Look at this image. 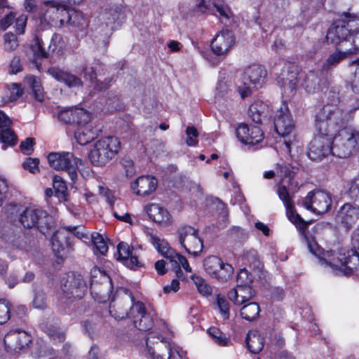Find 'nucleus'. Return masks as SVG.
<instances>
[{"instance_id": "1", "label": "nucleus", "mask_w": 359, "mask_h": 359, "mask_svg": "<svg viewBox=\"0 0 359 359\" xmlns=\"http://www.w3.org/2000/svg\"><path fill=\"white\" fill-rule=\"evenodd\" d=\"M321 265L330 266L336 273L359 278V248H309Z\"/></svg>"}, {"instance_id": "2", "label": "nucleus", "mask_w": 359, "mask_h": 359, "mask_svg": "<svg viewBox=\"0 0 359 359\" xmlns=\"http://www.w3.org/2000/svg\"><path fill=\"white\" fill-rule=\"evenodd\" d=\"M348 121L347 113L337 107L325 105L316 115L315 127L318 131L317 135L332 138L334 133Z\"/></svg>"}, {"instance_id": "3", "label": "nucleus", "mask_w": 359, "mask_h": 359, "mask_svg": "<svg viewBox=\"0 0 359 359\" xmlns=\"http://www.w3.org/2000/svg\"><path fill=\"white\" fill-rule=\"evenodd\" d=\"M125 18L124 9L121 6L105 10L100 16L99 25L95 30L94 38L97 43H102L103 46L107 48L113 32L122 25Z\"/></svg>"}, {"instance_id": "4", "label": "nucleus", "mask_w": 359, "mask_h": 359, "mask_svg": "<svg viewBox=\"0 0 359 359\" xmlns=\"http://www.w3.org/2000/svg\"><path fill=\"white\" fill-rule=\"evenodd\" d=\"M345 20H337L332 23L327 32L326 39L327 43L334 44L341 50L348 47L352 32L346 27L351 21L359 20V11L356 8L351 12H344L341 15Z\"/></svg>"}, {"instance_id": "5", "label": "nucleus", "mask_w": 359, "mask_h": 359, "mask_svg": "<svg viewBox=\"0 0 359 359\" xmlns=\"http://www.w3.org/2000/svg\"><path fill=\"white\" fill-rule=\"evenodd\" d=\"M19 222L26 229H37L43 235L50 234L54 226V219L41 208H26L19 214Z\"/></svg>"}, {"instance_id": "6", "label": "nucleus", "mask_w": 359, "mask_h": 359, "mask_svg": "<svg viewBox=\"0 0 359 359\" xmlns=\"http://www.w3.org/2000/svg\"><path fill=\"white\" fill-rule=\"evenodd\" d=\"M120 142L116 137H106L98 140L90 151L88 158L96 166L106 165L119 151Z\"/></svg>"}, {"instance_id": "7", "label": "nucleus", "mask_w": 359, "mask_h": 359, "mask_svg": "<svg viewBox=\"0 0 359 359\" xmlns=\"http://www.w3.org/2000/svg\"><path fill=\"white\" fill-rule=\"evenodd\" d=\"M47 161L52 168L67 172L72 182L77 180L79 166L84 164L81 158L68 151L50 152L47 156Z\"/></svg>"}, {"instance_id": "8", "label": "nucleus", "mask_w": 359, "mask_h": 359, "mask_svg": "<svg viewBox=\"0 0 359 359\" xmlns=\"http://www.w3.org/2000/svg\"><path fill=\"white\" fill-rule=\"evenodd\" d=\"M39 18L41 22L55 27L71 22L70 11L63 4L54 1L43 2Z\"/></svg>"}, {"instance_id": "9", "label": "nucleus", "mask_w": 359, "mask_h": 359, "mask_svg": "<svg viewBox=\"0 0 359 359\" xmlns=\"http://www.w3.org/2000/svg\"><path fill=\"white\" fill-rule=\"evenodd\" d=\"M273 123L276 133L283 138V142L290 152L291 145L296 142L295 125L286 104L277 110Z\"/></svg>"}, {"instance_id": "10", "label": "nucleus", "mask_w": 359, "mask_h": 359, "mask_svg": "<svg viewBox=\"0 0 359 359\" xmlns=\"http://www.w3.org/2000/svg\"><path fill=\"white\" fill-rule=\"evenodd\" d=\"M266 76V71L264 67L257 65L248 67L242 74L241 81L237 86L241 97L243 99L248 97L251 95L252 88H261Z\"/></svg>"}, {"instance_id": "11", "label": "nucleus", "mask_w": 359, "mask_h": 359, "mask_svg": "<svg viewBox=\"0 0 359 359\" xmlns=\"http://www.w3.org/2000/svg\"><path fill=\"white\" fill-rule=\"evenodd\" d=\"M113 288L109 275L103 269L94 267L90 271V292L98 303H104L109 299V291Z\"/></svg>"}, {"instance_id": "12", "label": "nucleus", "mask_w": 359, "mask_h": 359, "mask_svg": "<svg viewBox=\"0 0 359 359\" xmlns=\"http://www.w3.org/2000/svg\"><path fill=\"white\" fill-rule=\"evenodd\" d=\"M60 287L67 299H81L87 292V285L83 276L75 271H69L62 277Z\"/></svg>"}, {"instance_id": "13", "label": "nucleus", "mask_w": 359, "mask_h": 359, "mask_svg": "<svg viewBox=\"0 0 359 359\" xmlns=\"http://www.w3.org/2000/svg\"><path fill=\"white\" fill-rule=\"evenodd\" d=\"M134 300L132 292L126 287H118L109 304V311L116 320L128 318L130 303Z\"/></svg>"}, {"instance_id": "14", "label": "nucleus", "mask_w": 359, "mask_h": 359, "mask_svg": "<svg viewBox=\"0 0 359 359\" xmlns=\"http://www.w3.org/2000/svg\"><path fill=\"white\" fill-rule=\"evenodd\" d=\"M203 267L207 273L222 282H226L233 273V266L224 263L222 259L215 255L208 256L203 260Z\"/></svg>"}, {"instance_id": "15", "label": "nucleus", "mask_w": 359, "mask_h": 359, "mask_svg": "<svg viewBox=\"0 0 359 359\" xmlns=\"http://www.w3.org/2000/svg\"><path fill=\"white\" fill-rule=\"evenodd\" d=\"M134 326L140 331H149L153 326L154 321L150 313L147 312L145 304L141 301H131L129 306L128 317Z\"/></svg>"}, {"instance_id": "16", "label": "nucleus", "mask_w": 359, "mask_h": 359, "mask_svg": "<svg viewBox=\"0 0 359 359\" xmlns=\"http://www.w3.org/2000/svg\"><path fill=\"white\" fill-rule=\"evenodd\" d=\"M331 203L329 194L323 191H310L302 201V205L306 209L317 214L327 212Z\"/></svg>"}, {"instance_id": "17", "label": "nucleus", "mask_w": 359, "mask_h": 359, "mask_svg": "<svg viewBox=\"0 0 359 359\" xmlns=\"http://www.w3.org/2000/svg\"><path fill=\"white\" fill-rule=\"evenodd\" d=\"M332 138L316 135L309 145L307 154L312 161H319L332 155Z\"/></svg>"}, {"instance_id": "18", "label": "nucleus", "mask_w": 359, "mask_h": 359, "mask_svg": "<svg viewBox=\"0 0 359 359\" xmlns=\"http://www.w3.org/2000/svg\"><path fill=\"white\" fill-rule=\"evenodd\" d=\"M74 237L77 239L86 238L89 236L80 231L78 226H68L65 231H55L51 238L53 247H71L75 243L72 241Z\"/></svg>"}, {"instance_id": "19", "label": "nucleus", "mask_w": 359, "mask_h": 359, "mask_svg": "<svg viewBox=\"0 0 359 359\" xmlns=\"http://www.w3.org/2000/svg\"><path fill=\"white\" fill-rule=\"evenodd\" d=\"M62 45V38L59 34L55 33L52 35L47 48H45L44 42L39 37H36L34 44L32 45V50L34 54L42 58H48L50 55L55 53H59Z\"/></svg>"}, {"instance_id": "20", "label": "nucleus", "mask_w": 359, "mask_h": 359, "mask_svg": "<svg viewBox=\"0 0 359 359\" xmlns=\"http://www.w3.org/2000/svg\"><path fill=\"white\" fill-rule=\"evenodd\" d=\"M32 336L25 331L16 330L8 332L4 337V344L8 351L19 352L32 342Z\"/></svg>"}, {"instance_id": "21", "label": "nucleus", "mask_w": 359, "mask_h": 359, "mask_svg": "<svg viewBox=\"0 0 359 359\" xmlns=\"http://www.w3.org/2000/svg\"><path fill=\"white\" fill-rule=\"evenodd\" d=\"M178 241L182 247H204L203 239L194 227L183 224L177 229Z\"/></svg>"}, {"instance_id": "22", "label": "nucleus", "mask_w": 359, "mask_h": 359, "mask_svg": "<svg viewBox=\"0 0 359 359\" xmlns=\"http://www.w3.org/2000/svg\"><path fill=\"white\" fill-rule=\"evenodd\" d=\"M60 121L69 124H88L90 120V114L81 108H69L58 114Z\"/></svg>"}, {"instance_id": "23", "label": "nucleus", "mask_w": 359, "mask_h": 359, "mask_svg": "<svg viewBox=\"0 0 359 359\" xmlns=\"http://www.w3.org/2000/svg\"><path fill=\"white\" fill-rule=\"evenodd\" d=\"M236 135L238 140L245 144L255 145L263 140V133L259 127L252 126L242 123L236 130Z\"/></svg>"}, {"instance_id": "24", "label": "nucleus", "mask_w": 359, "mask_h": 359, "mask_svg": "<svg viewBox=\"0 0 359 359\" xmlns=\"http://www.w3.org/2000/svg\"><path fill=\"white\" fill-rule=\"evenodd\" d=\"M233 33L229 29H222L211 41V48L217 55L226 54L234 45Z\"/></svg>"}, {"instance_id": "25", "label": "nucleus", "mask_w": 359, "mask_h": 359, "mask_svg": "<svg viewBox=\"0 0 359 359\" xmlns=\"http://www.w3.org/2000/svg\"><path fill=\"white\" fill-rule=\"evenodd\" d=\"M136 248H116L114 257L127 268L136 270L144 266L135 252Z\"/></svg>"}, {"instance_id": "26", "label": "nucleus", "mask_w": 359, "mask_h": 359, "mask_svg": "<svg viewBox=\"0 0 359 359\" xmlns=\"http://www.w3.org/2000/svg\"><path fill=\"white\" fill-rule=\"evenodd\" d=\"M158 181L155 177L143 175L131 184V188L137 195L144 197L152 194L156 189Z\"/></svg>"}, {"instance_id": "27", "label": "nucleus", "mask_w": 359, "mask_h": 359, "mask_svg": "<svg viewBox=\"0 0 359 359\" xmlns=\"http://www.w3.org/2000/svg\"><path fill=\"white\" fill-rule=\"evenodd\" d=\"M254 286H237L231 289L227 293L228 299L235 305H241L247 303L255 295Z\"/></svg>"}, {"instance_id": "28", "label": "nucleus", "mask_w": 359, "mask_h": 359, "mask_svg": "<svg viewBox=\"0 0 359 359\" xmlns=\"http://www.w3.org/2000/svg\"><path fill=\"white\" fill-rule=\"evenodd\" d=\"M47 72L57 81L64 83L69 88L82 87L83 85V82L79 76L58 67H50Z\"/></svg>"}, {"instance_id": "29", "label": "nucleus", "mask_w": 359, "mask_h": 359, "mask_svg": "<svg viewBox=\"0 0 359 359\" xmlns=\"http://www.w3.org/2000/svg\"><path fill=\"white\" fill-rule=\"evenodd\" d=\"M337 217L346 230L348 231L359 219V206L346 203L340 208Z\"/></svg>"}, {"instance_id": "30", "label": "nucleus", "mask_w": 359, "mask_h": 359, "mask_svg": "<svg viewBox=\"0 0 359 359\" xmlns=\"http://www.w3.org/2000/svg\"><path fill=\"white\" fill-rule=\"evenodd\" d=\"M149 217L154 222L163 226L171 224L170 215L168 211L158 204L151 203L144 207Z\"/></svg>"}, {"instance_id": "31", "label": "nucleus", "mask_w": 359, "mask_h": 359, "mask_svg": "<svg viewBox=\"0 0 359 359\" xmlns=\"http://www.w3.org/2000/svg\"><path fill=\"white\" fill-rule=\"evenodd\" d=\"M158 251L162 254V255L169 259L170 262H175V264L178 266V271H177V273H182L180 270V266L183 267V269L187 272H191V268L189 266V264L187 259V258L179 254L178 252H176L174 250V248H156Z\"/></svg>"}, {"instance_id": "32", "label": "nucleus", "mask_w": 359, "mask_h": 359, "mask_svg": "<svg viewBox=\"0 0 359 359\" xmlns=\"http://www.w3.org/2000/svg\"><path fill=\"white\" fill-rule=\"evenodd\" d=\"M351 54H353L351 48H348L345 46L344 49L341 50L339 47H337V50L330 55L323 62L321 67L322 72H328L334 68L341 61L346 59L348 55Z\"/></svg>"}, {"instance_id": "33", "label": "nucleus", "mask_w": 359, "mask_h": 359, "mask_svg": "<svg viewBox=\"0 0 359 359\" xmlns=\"http://www.w3.org/2000/svg\"><path fill=\"white\" fill-rule=\"evenodd\" d=\"M297 67L294 65H289L286 69H283L280 76H279L278 82L283 88H285L290 91L295 89L297 85Z\"/></svg>"}, {"instance_id": "34", "label": "nucleus", "mask_w": 359, "mask_h": 359, "mask_svg": "<svg viewBox=\"0 0 359 359\" xmlns=\"http://www.w3.org/2000/svg\"><path fill=\"white\" fill-rule=\"evenodd\" d=\"M334 139H339L346 145L349 142V147L354 149L359 141V130L352 128H344Z\"/></svg>"}, {"instance_id": "35", "label": "nucleus", "mask_w": 359, "mask_h": 359, "mask_svg": "<svg viewBox=\"0 0 359 359\" xmlns=\"http://www.w3.org/2000/svg\"><path fill=\"white\" fill-rule=\"evenodd\" d=\"M246 347L248 350L253 354L259 353L264 344V337L259 334H248L245 339Z\"/></svg>"}, {"instance_id": "36", "label": "nucleus", "mask_w": 359, "mask_h": 359, "mask_svg": "<svg viewBox=\"0 0 359 359\" xmlns=\"http://www.w3.org/2000/svg\"><path fill=\"white\" fill-rule=\"evenodd\" d=\"M87 125L78 124V128L74 131V137L81 145H86L94 139V133Z\"/></svg>"}, {"instance_id": "37", "label": "nucleus", "mask_w": 359, "mask_h": 359, "mask_svg": "<svg viewBox=\"0 0 359 359\" xmlns=\"http://www.w3.org/2000/svg\"><path fill=\"white\" fill-rule=\"evenodd\" d=\"M259 305L254 302L244 304L241 309V317L250 322L256 320L259 317Z\"/></svg>"}, {"instance_id": "38", "label": "nucleus", "mask_w": 359, "mask_h": 359, "mask_svg": "<svg viewBox=\"0 0 359 359\" xmlns=\"http://www.w3.org/2000/svg\"><path fill=\"white\" fill-rule=\"evenodd\" d=\"M349 142L347 145L342 143L339 139H334L332 137V155L338 158L348 157L353 149L349 147Z\"/></svg>"}, {"instance_id": "39", "label": "nucleus", "mask_w": 359, "mask_h": 359, "mask_svg": "<svg viewBox=\"0 0 359 359\" xmlns=\"http://www.w3.org/2000/svg\"><path fill=\"white\" fill-rule=\"evenodd\" d=\"M25 81L32 88L35 100L40 102H43L44 97L43 88L40 80L35 76H28L25 78Z\"/></svg>"}, {"instance_id": "40", "label": "nucleus", "mask_w": 359, "mask_h": 359, "mask_svg": "<svg viewBox=\"0 0 359 359\" xmlns=\"http://www.w3.org/2000/svg\"><path fill=\"white\" fill-rule=\"evenodd\" d=\"M191 280L196 287L198 292L204 297H208L212 293V288L207 281L201 276L193 274Z\"/></svg>"}, {"instance_id": "41", "label": "nucleus", "mask_w": 359, "mask_h": 359, "mask_svg": "<svg viewBox=\"0 0 359 359\" xmlns=\"http://www.w3.org/2000/svg\"><path fill=\"white\" fill-rule=\"evenodd\" d=\"M299 170V167L289 163L283 162L276 165L277 173L281 177H288L293 179Z\"/></svg>"}, {"instance_id": "42", "label": "nucleus", "mask_w": 359, "mask_h": 359, "mask_svg": "<svg viewBox=\"0 0 359 359\" xmlns=\"http://www.w3.org/2000/svg\"><path fill=\"white\" fill-rule=\"evenodd\" d=\"M208 334L215 343L221 346H227L229 339L217 327H210L207 330Z\"/></svg>"}, {"instance_id": "43", "label": "nucleus", "mask_w": 359, "mask_h": 359, "mask_svg": "<svg viewBox=\"0 0 359 359\" xmlns=\"http://www.w3.org/2000/svg\"><path fill=\"white\" fill-rule=\"evenodd\" d=\"M254 276L245 268L241 269L236 276L237 286H254Z\"/></svg>"}, {"instance_id": "44", "label": "nucleus", "mask_w": 359, "mask_h": 359, "mask_svg": "<svg viewBox=\"0 0 359 359\" xmlns=\"http://www.w3.org/2000/svg\"><path fill=\"white\" fill-rule=\"evenodd\" d=\"M19 46L18 38L12 32H7L4 36V49L6 52H13Z\"/></svg>"}, {"instance_id": "45", "label": "nucleus", "mask_w": 359, "mask_h": 359, "mask_svg": "<svg viewBox=\"0 0 359 359\" xmlns=\"http://www.w3.org/2000/svg\"><path fill=\"white\" fill-rule=\"evenodd\" d=\"M305 89L309 93H314L320 90V85L319 79L316 76L313 72H310L305 79Z\"/></svg>"}, {"instance_id": "46", "label": "nucleus", "mask_w": 359, "mask_h": 359, "mask_svg": "<svg viewBox=\"0 0 359 359\" xmlns=\"http://www.w3.org/2000/svg\"><path fill=\"white\" fill-rule=\"evenodd\" d=\"M243 260L250 266L255 268H259L262 265L257 251L255 248H250V250L246 252Z\"/></svg>"}, {"instance_id": "47", "label": "nucleus", "mask_w": 359, "mask_h": 359, "mask_svg": "<svg viewBox=\"0 0 359 359\" xmlns=\"http://www.w3.org/2000/svg\"><path fill=\"white\" fill-rule=\"evenodd\" d=\"M230 83L221 79L218 81L215 89V99L224 98L228 96L231 92Z\"/></svg>"}, {"instance_id": "48", "label": "nucleus", "mask_w": 359, "mask_h": 359, "mask_svg": "<svg viewBox=\"0 0 359 359\" xmlns=\"http://www.w3.org/2000/svg\"><path fill=\"white\" fill-rule=\"evenodd\" d=\"M11 304L5 299L0 300V325H4L11 318Z\"/></svg>"}, {"instance_id": "49", "label": "nucleus", "mask_w": 359, "mask_h": 359, "mask_svg": "<svg viewBox=\"0 0 359 359\" xmlns=\"http://www.w3.org/2000/svg\"><path fill=\"white\" fill-rule=\"evenodd\" d=\"M32 305L34 308L37 309H46L48 306L46 302V294L42 290L35 291Z\"/></svg>"}, {"instance_id": "50", "label": "nucleus", "mask_w": 359, "mask_h": 359, "mask_svg": "<svg viewBox=\"0 0 359 359\" xmlns=\"http://www.w3.org/2000/svg\"><path fill=\"white\" fill-rule=\"evenodd\" d=\"M212 5L216 8L217 11L219 13L221 17L226 20H229L232 16V12L230 8L223 1L219 0H212Z\"/></svg>"}, {"instance_id": "51", "label": "nucleus", "mask_w": 359, "mask_h": 359, "mask_svg": "<svg viewBox=\"0 0 359 359\" xmlns=\"http://www.w3.org/2000/svg\"><path fill=\"white\" fill-rule=\"evenodd\" d=\"M89 240H90L94 247H108L109 245H114L111 243L109 239L107 238H104V236L98 232L92 233L89 237Z\"/></svg>"}, {"instance_id": "52", "label": "nucleus", "mask_w": 359, "mask_h": 359, "mask_svg": "<svg viewBox=\"0 0 359 359\" xmlns=\"http://www.w3.org/2000/svg\"><path fill=\"white\" fill-rule=\"evenodd\" d=\"M216 300L217 306L223 316V318L225 320L229 319L230 316V309L228 301L226 299L225 297L220 294L217 295Z\"/></svg>"}, {"instance_id": "53", "label": "nucleus", "mask_w": 359, "mask_h": 359, "mask_svg": "<svg viewBox=\"0 0 359 359\" xmlns=\"http://www.w3.org/2000/svg\"><path fill=\"white\" fill-rule=\"evenodd\" d=\"M279 198L283 202L286 209L291 208L293 205L292 197L285 186L279 185L277 190Z\"/></svg>"}, {"instance_id": "54", "label": "nucleus", "mask_w": 359, "mask_h": 359, "mask_svg": "<svg viewBox=\"0 0 359 359\" xmlns=\"http://www.w3.org/2000/svg\"><path fill=\"white\" fill-rule=\"evenodd\" d=\"M0 140L4 144L14 145L16 142V136L8 127L2 128L0 130Z\"/></svg>"}, {"instance_id": "55", "label": "nucleus", "mask_w": 359, "mask_h": 359, "mask_svg": "<svg viewBox=\"0 0 359 359\" xmlns=\"http://www.w3.org/2000/svg\"><path fill=\"white\" fill-rule=\"evenodd\" d=\"M48 334L55 342L62 343L66 339L65 333L60 328L55 326L51 325L48 328Z\"/></svg>"}, {"instance_id": "56", "label": "nucleus", "mask_w": 359, "mask_h": 359, "mask_svg": "<svg viewBox=\"0 0 359 359\" xmlns=\"http://www.w3.org/2000/svg\"><path fill=\"white\" fill-rule=\"evenodd\" d=\"M149 337L147 339L146 344L148 352L152 359H170V356L166 353L165 348H163V351H162L159 347H157L158 351H156L154 348L149 345Z\"/></svg>"}, {"instance_id": "57", "label": "nucleus", "mask_w": 359, "mask_h": 359, "mask_svg": "<svg viewBox=\"0 0 359 359\" xmlns=\"http://www.w3.org/2000/svg\"><path fill=\"white\" fill-rule=\"evenodd\" d=\"M258 107L259 103H255L250 107L249 111L252 121L256 123H261L262 118L266 117V114L264 110H261Z\"/></svg>"}, {"instance_id": "58", "label": "nucleus", "mask_w": 359, "mask_h": 359, "mask_svg": "<svg viewBox=\"0 0 359 359\" xmlns=\"http://www.w3.org/2000/svg\"><path fill=\"white\" fill-rule=\"evenodd\" d=\"M39 159L37 158H27L22 163L24 169L29 170L32 174L39 172Z\"/></svg>"}, {"instance_id": "59", "label": "nucleus", "mask_w": 359, "mask_h": 359, "mask_svg": "<svg viewBox=\"0 0 359 359\" xmlns=\"http://www.w3.org/2000/svg\"><path fill=\"white\" fill-rule=\"evenodd\" d=\"M165 350L170 356V359H189L187 356V352L180 348L172 349L170 345L168 344L165 346Z\"/></svg>"}, {"instance_id": "60", "label": "nucleus", "mask_w": 359, "mask_h": 359, "mask_svg": "<svg viewBox=\"0 0 359 359\" xmlns=\"http://www.w3.org/2000/svg\"><path fill=\"white\" fill-rule=\"evenodd\" d=\"M71 22L68 25H72L76 27H84L86 25V20L84 18L82 13L72 11H70Z\"/></svg>"}, {"instance_id": "61", "label": "nucleus", "mask_w": 359, "mask_h": 359, "mask_svg": "<svg viewBox=\"0 0 359 359\" xmlns=\"http://www.w3.org/2000/svg\"><path fill=\"white\" fill-rule=\"evenodd\" d=\"M186 135L187 136L186 143L188 146L191 147L197 144L196 138L198 136V132L194 126H188L186 129Z\"/></svg>"}, {"instance_id": "62", "label": "nucleus", "mask_w": 359, "mask_h": 359, "mask_svg": "<svg viewBox=\"0 0 359 359\" xmlns=\"http://www.w3.org/2000/svg\"><path fill=\"white\" fill-rule=\"evenodd\" d=\"M81 73L84 78L88 79L90 81L94 83L97 79V73L93 67H88L86 65H83L81 68Z\"/></svg>"}, {"instance_id": "63", "label": "nucleus", "mask_w": 359, "mask_h": 359, "mask_svg": "<svg viewBox=\"0 0 359 359\" xmlns=\"http://www.w3.org/2000/svg\"><path fill=\"white\" fill-rule=\"evenodd\" d=\"M348 194L352 198L359 200V175L351 182Z\"/></svg>"}, {"instance_id": "64", "label": "nucleus", "mask_w": 359, "mask_h": 359, "mask_svg": "<svg viewBox=\"0 0 359 359\" xmlns=\"http://www.w3.org/2000/svg\"><path fill=\"white\" fill-rule=\"evenodd\" d=\"M352 64L356 65V69L354 77L351 81V87L355 93H359V58L353 61Z\"/></svg>"}]
</instances>
